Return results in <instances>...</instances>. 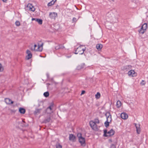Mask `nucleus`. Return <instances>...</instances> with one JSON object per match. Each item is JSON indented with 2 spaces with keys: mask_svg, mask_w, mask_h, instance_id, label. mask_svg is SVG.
<instances>
[{
  "mask_svg": "<svg viewBox=\"0 0 148 148\" xmlns=\"http://www.w3.org/2000/svg\"><path fill=\"white\" fill-rule=\"evenodd\" d=\"M147 28V24L146 23H144L141 26L140 29L138 30L139 33L143 34L146 31Z\"/></svg>",
  "mask_w": 148,
  "mask_h": 148,
  "instance_id": "3",
  "label": "nucleus"
},
{
  "mask_svg": "<svg viewBox=\"0 0 148 148\" xmlns=\"http://www.w3.org/2000/svg\"><path fill=\"white\" fill-rule=\"evenodd\" d=\"M56 148H62V145L58 143L56 145Z\"/></svg>",
  "mask_w": 148,
  "mask_h": 148,
  "instance_id": "32",
  "label": "nucleus"
},
{
  "mask_svg": "<svg viewBox=\"0 0 148 148\" xmlns=\"http://www.w3.org/2000/svg\"><path fill=\"white\" fill-rule=\"evenodd\" d=\"M41 109H36L35 111L34 112V114H38L40 113L41 112Z\"/></svg>",
  "mask_w": 148,
  "mask_h": 148,
  "instance_id": "22",
  "label": "nucleus"
},
{
  "mask_svg": "<svg viewBox=\"0 0 148 148\" xmlns=\"http://www.w3.org/2000/svg\"><path fill=\"white\" fill-rule=\"evenodd\" d=\"M134 125L136 128L137 133L138 134H140V128L139 124L135 123Z\"/></svg>",
  "mask_w": 148,
  "mask_h": 148,
  "instance_id": "12",
  "label": "nucleus"
},
{
  "mask_svg": "<svg viewBox=\"0 0 148 148\" xmlns=\"http://www.w3.org/2000/svg\"><path fill=\"white\" fill-rule=\"evenodd\" d=\"M77 136L78 138L79 141L81 145L85 146L86 144L85 138L82 136V134L81 133H78L77 134Z\"/></svg>",
  "mask_w": 148,
  "mask_h": 148,
  "instance_id": "2",
  "label": "nucleus"
},
{
  "mask_svg": "<svg viewBox=\"0 0 148 148\" xmlns=\"http://www.w3.org/2000/svg\"><path fill=\"white\" fill-rule=\"evenodd\" d=\"M5 101L7 104H12L13 103V101L9 98H6L5 99Z\"/></svg>",
  "mask_w": 148,
  "mask_h": 148,
  "instance_id": "17",
  "label": "nucleus"
},
{
  "mask_svg": "<svg viewBox=\"0 0 148 148\" xmlns=\"http://www.w3.org/2000/svg\"><path fill=\"white\" fill-rule=\"evenodd\" d=\"M28 8H29V10L32 12H34L35 9L34 6L31 4L28 3Z\"/></svg>",
  "mask_w": 148,
  "mask_h": 148,
  "instance_id": "16",
  "label": "nucleus"
},
{
  "mask_svg": "<svg viewBox=\"0 0 148 148\" xmlns=\"http://www.w3.org/2000/svg\"><path fill=\"white\" fill-rule=\"evenodd\" d=\"M110 148H116V147L115 145L112 144L111 145Z\"/></svg>",
  "mask_w": 148,
  "mask_h": 148,
  "instance_id": "37",
  "label": "nucleus"
},
{
  "mask_svg": "<svg viewBox=\"0 0 148 148\" xmlns=\"http://www.w3.org/2000/svg\"><path fill=\"white\" fill-rule=\"evenodd\" d=\"M53 107V105H51L47 109L46 111L47 113L50 114L52 112H53L52 111V108Z\"/></svg>",
  "mask_w": 148,
  "mask_h": 148,
  "instance_id": "14",
  "label": "nucleus"
},
{
  "mask_svg": "<svg viewBox=\"0 0 148 148\" xmlns=\"http://www.w3.org/2000/svg\"><path fill=\"white\" fill-rule=\"evenodd\" d=\"M43 44L37 45L36 44H31L29 45L30 49L33 51H41L43 49Z\"/></svg>",
  "mask_w": 148,
  "mask_h": 148,
  "instance_id": "1",
  "label": "nucleus"
},
{
  "mask_svg": "<svg viewBox=\"0 0 148 148\" xmlns=\"http://www.w3.org/2000/svg\"><path fill=\"white\" fill-rule=\"evenodd\" d=\"M40 56L41 57H42L41 56Z\"/></svg>",
  "mask_w": 148,
  "mask_h": 148,
  "instance_id": "48",
  "label": "nucleus"
},
{
  "mask_svg": "<svg viewBox=\"0 0 148 148\" xmlns=\"http://www.w3.org/2000/svg\"><path fill=\"white\" fill-rule=\"evenodd\" d=\"M121 105V102L120 101H118L116 102V106L118 108H120Z\"/></svg>",
  "mask_w": 148,
  "mask_h": 148,
  "instance_id": "23",
  "label": "nucleus"
},
{
  "mask_svg": "<svg viewBox=\"0 0 148 148\" xmlns=\"http://www.w3.org/2000/svg\"><path fill=\"white\" fill-rule=\"evenodd\" d=\"M43 105V103L42 101H38L36 103L35 106L36 107H38L42 106Z\"/></svg>",
  "mask_w": 148,
  "mask_h": 148,
  "instance_id": "19",
  "label": "nucleus"
},
{
  "mask_svg": "<svg viewBox=\"0 0 148 148\" xmlns=\"http://www.w3.org/2000/svg\"><path fill=\"white\" fill-rule=\"evenodd\" d=\"M32 20L35 21H36L38 22V23L40 25H41L42 23V21L41 19L32 18Z\"/></svg>",
  "mask_w": 148,
  "mask_h": 148,
  "instance_id": "18",
  "label": "nucleus"
},
{
  "mask_svg": "<svg viewBox=\"0 0 148 148\" xmlns=\"http://www.w3.org/2000/svg\"><path fill=\"white\" fill-rule=\"evenodd\" d=\"M25 122L23 120H21L20 121L17 122L16 123L17 127L19 128L25 126Z\"/></svg>",
  "mask_w": 148,
  "mask_h": 148,
  "instance_id": "7",
  "label": "nucleus"
},
{
  "mask_svg": "<svg viewBox=\"0 0 148 148\" xmlns=\"http://www.w3.org/2000/svg\"><path fill=\"white\" fill-rule=\"evenodd\" d=\"M85 49V48L83 47V46H80L77 48L75 53L82 54L84 53Z\"/></svg>",
  "mask_w": 148,
  "mask_h": 148,
  "instance_id": "4",
  "label": "nucleus"
},
{
  "mask_svg": "<svg viewBox=\"0 0 148 148\" xmlns=\"http://www.w3.org/2000/svg\"><path fill=\"white\" fill-rule=\"evenodd\" d=\"M57 16V13L55 12H50L49 14V17L52 19H55Z\"/></svg>",
  "mask_w": 148,
  "mask_h": 148,
  "instance_id": "8",
  "label": "nucleus"
},
{
  "mask_svg": "<svg viewBox=\"0 0 148 148\" xmlns=\"http://www.w3.org/2000/svg\"><path fill=\"white\" fill-rule=\"evenodd\" d=\"M3 70V68L1 64L0 63V72Z\"/></svg>",
  "mask_w": 148,
  "mask_h": 148,
  "instance_id": "35",
  "label": "nucleus"
},
{
  "mask_svg": "<svg viewBox=\"0 0 148 148\" xmlns=\"http://www.w3.org/2000/svg\"><path fill=\"white\" fill-rule=\"evenodd\" d=\"M19 112L21 114H24L25 112V109L23 108H20L19 109Z\"/></svg>",
  "mask_w": 148,
  "mask_h": 148,
  "instance_id": "20",
  "label": "nucleus"
},
{
  "mask_svg": "<svg viewBox=\"0 0 148 148\" xmlns=\"http://www.w3.org/2000/svg\"><path fill=\"white\" fill-rule=\"evenodd\" d=\"M97 49L99 50H100L103 47L102 45L101 44H98L96 45Z\"/></svg>",
  "mask_w": 148,
  "mask_h": 148,
  "instance_id": "21",
  "label": "nucleus"
},
{
  "mask_svg": "<svg viewBox=\"0 0 148 148\" xmlns=\"http://www.w3.org/2000/svg\"><path fill=\"white\" fill-rule=\"evenodd\" d=\"M104 136L106 137L114 135V132L112 129H111L108 132H107V130H104Z\"/></svg>",
  "mask_w": 148,
  "mask_h": 148,
  "instance_id": "5",
  "label": "nucleus"
},
{
  "mask_svg": "<svg viewBox=\"0 0 148 148\" xmlns=\"http://www.w3.org/2000/svg\"><path fill=\"white\" fill-rule=\"evenodd\" d=\"M51 120L50 117V116L49 115L48 116L47 118L45 120V122H48L50 121Z\"/></svg>",
  "mask_w": 148,
  "mask_h": 148,
  "instance_id": "25",
  "label": "nucleus"
},
{
  "mask_svg": "<svg viewBox=\"0 0 148 148\" xmlns=\"http://www.w3.org/2000/svg\"><path fill=\"white\" fill-rule=\"evenodd\" d=\"M121 117L124 119H126L128 118V116L127 114L125 113H122L121 115Z\"/></svg>",
  "mask_w": 148,
  "mask_h": 148,
  "instance_id": "15",
  "label": "nucleus"
},
{
  "mask_svg": "<svg viewBox=\"0 0 148 148\" xmlns=\"http://www.w3.org/2000/svg\"><path fill=\"white\" fill-rule=\"evenodd\" d=\"M48 87L49 88V86H48Z\"/></svg>",
  "mask_w": 148,
  "mask_h": 148,
  "instance_id": "46",
  "label": "nucleus"
},
{
  "mask_svg": "<svg viewBox=\"0 0 148 148\" xmlns=\"http://www.w3.org/2000/svg\"><path fill=\"white\" fill-rule=\"evenodd\" d=\"M77 20V19H76V18L75 17H73L72 20V22H76Z\"/></svg>",
  "mask_w": 148,
  "mask_h": 148,
  "instance_id": "33",
  "label": "nucleus"
},
{
  "mask_svg": "<svg viewBox=\"0 0 148 148\" xmlns=\"http://www.w3.org/2000/svg\"><path fill=\"white\" fill-rule=\"evenodd\" d=\"M135 73V72L134 70H131L128 71V74L129 76L134 77L136 76Z\"/></svg>",
  "mask_w": 148,
  "mask_h": 148,
  "instance_id": "11",
  "label": "nucleus"
},
{
  "mask_svg": "<svg viewBox=\"0 0 148 148\" xmlns=\"http://www.w3.org/2000/svg\"><path fill=\"white\" fill-rule=\"evenodd\" d=\"M110 123V122L106 121L105 123V126L106 127H107L108 126H109V123Z\"/></svg>",
  "mask_w": 148,
  "mask_h": 148,
  "instance_id": "30",
  "label": "nucleus"
},
{
  "mask_svg": "<svg viewBox=\"0 0 148 148\" xmlns=\"http://www.w3.org/2000/svg\"><path fill=\"white\" fill-rule=\"evenodd\" d=\"M32 56V55L31 52L28 50V60L31 58Z\"/></svg>",
  "mask_w": 148,
  "mask_h": 148,
  "instance_id": "28",
  "label": "nucleus"
},
{
  "mask_svg": "<svg viewBox=\"0 0 148 148\" xmlns=\"http://www.w3.org/2000/svg\"><path fill=\"white\" fill-rule=\"evenodd\" d=\"M15 24L16 26H19L20 25V23L19 21H16L15 23Z\"/></svg>",
  "mask_w": 148,
  "mask_h": 148,
  "instance_id": "31",
  "label": "nucleus"
},
{
  "mask_svg": "<svg viewBox=\"0 0 148 148\" xmlns=\"http://www.w3.org/2000/svg\"><path fill=\"white\" fill-rule=\"evenodd\" d=\"M2 1L4 2H6L7 0H2Z\"/></svg>",
  "mask_w": 148,
  "mask_h": 148,
  "instance_id": "42",
  "label": "nucleus"
},
{
  "mask_svg": "<svg viewBox=\"0 0 148 148\" xmlns=\"http://www.w3.org/2000/svg\"><path fill=\"white\" fill-rule=\"evenodd\" d=\"M85 91H84V90L82 91V92H81V95H82L84 94L85 93Z\"/></svg>",
  "mask_w": 148,
  "mask_h": 148,
  "instance_id": "38",
  "label": "nucleus"
},
{
  "mask_svg": "<svg viewBox=\"0 0 148 148\" xmlns=\"http://www.w3.org/2000/svg\"><path fill=\"white\" fill-rule=\"evenodd\" d=\"M90 125L92 128L95 131H97L98 129L97 124L94 123L93 121H91L90 122Z\"/></svg>",
  "mask_w": 148,
  "mask_h": 148,
  "instance_id": "6",
  "label": "nucleus"
},
{
  "mask_svg": "<svg viewBox=\"0 0 148 148\" xmlns=\"http://www.w3.org/2000/svg\"><path fill=\"white\" fill-rule=\"evenodd\" d=\"M26 53L28 54V50H27L26 51Z\"/></svg>",
  "mask_w": 148,
  "mask_h": 148,
  "instance_id": "44",
  "label": "nucleus"
},
{
  "mask_svg": "<svg viewBox=\"0 0 148 148\" xmlns=\"http://www.w3.org/2000/svg\"><path fill=\"white\" fill-rule=\"evenodd\" d=\"M60 48H62L61 47H60V45H58L57 46H56L55 47V49H60Z\"/></svg>",
  "mask_w": 148,
  "mask_h": 148,
  "instance_id": "34",
  "label": "nucleus"
},
{
  "mask_svg": "<svg viewBox=\"0 0 148 148\" xmlns=\"http://www.w3.org/2000/svg\"><path fill=\"white\" fill-rule=\"evenodd\" d=\"M85 65L84 64H83L81 66L80 69L83 68L84 67V66Z\"/></svg>",
  "mask_w": 148,
  "mask_h": 148,
  "instance_id": "39",
  "label": "nucleus"
},
{
  "mask_svg": "<svg viewBox=\"0 0 148 148\" xmlns=\"http://www.w3.org/2000/svg\"><path fill=\"white\" fill-rule=\"evenodd\" d=\"M25 59L26 60H28V55L26 56Z\"/></svg>",
  "mask_w": 148,
  "mask_h": 148,
  "instance_id": "41",
  "label": "nucleus"
},
{
  "mask_svg": "<svg viewBox=\"0 0 148 148\" xmlns=\"http://www.w3.org/2000/svg\"><path fill=\"white\" fill-rule=\"evenodd\" d=\"M101 96L99 92H98L95 95V98L96 99H98L100 98Z\"/></svg>",
  "mask_w": 148,
  "mask_h": 148,
  "instance_id": "24",
  "label": "nucleus"
},
{
  "mask_svg": "<svg viewBox=\"0 0 148 148\" xmlns=\"http://www.w3.org/2000/svg\"><path fill=\"white\" fill-rule=\"evenodd\" d=\"M52 2H49V3L48 4V6H51V5H52L53 4L52 3Z\"/></svg>",
  "mask_w": 148,
  "mask_h": 148,
  "instance_id": "36",
  "label": "nucleus"
},
{
  "mask_svg": "<svg viewBox=\"0 0 148 148\" xmlns=\"http://www.w3.org/2000/svg\"><path fill=\"white\" fill-rule=\"evenodd\" d=\"M60 45V47H62V48H60V49H63V48H64V47L62 45Z\"/></svg>",
  "mask_w": 148,
  "mask_h": 148,
  "instance_id": "40",
  "label": "nucleus"
},
{
  "mask_svg": "<svg viewBox=\"0 0 148 148\" xmlns=\"http://www.w3.org/2000/svg\"><path fill=\"white\" fill-rule=\"evenodd\" d=\"M105 115L107 118L106 121L110 122L112 121V118L111 116L110 113L107 112Z\"/></svg>",
  "mask_w": 148,
  "mask_h": 148,
  "instance_id": "9",
  "label": "nucleus"
},
{
  "mask_svg": "<svg viewBox=\"0 0 148 148\" xmlns=\"http://www.w3.org/2000/svg\"><path fill=\"white\" fill-rule=\"evenodd\" d=\"M93 122L94 123L97 124H98L99 123V120L97 119H95Z\"/></svg>",
  "mask_w": 148,
  "mask_h": 148,
  "instance_id": "26",
  "label": "nucleus"
},
{
  "mask_svg": "<svg viewBox=\"0 0 148 148\" xmlns=\"http://www.w3.org/2000/svg\"><path fill=\"white\" fill-rule=\"evenodd\" d=\"M69 140L74 142L75 140V137L73 134H70L69 135Z\"/></svg>",
  "mask_w": 148,
  "mask_h": 148,
  "instance_id": "13",
  "label": "nucleus"
},
{
  "mask_svg": "<svg viewBox=\"0 0 148 148\" xmlns=\"http://www.w3.org/2000/svg\"><path fill=\"white\" fill-rule=\"evenodd\" d=\"M140 84L141 86H144L146 84V82L144 80H142Z\"/></svg>",
  "mask_w": 148,
  "mask_h": 148,
  "instance_id": "27",
  "label": "nucleus"
},
{
  "mask_svg": "<svg viewBox=\"0 0 148 148\" xmlns=\"http://www.w3.org/2000/svg\"><path fill=\"white\" fill-rule=\"evenodd\" d=\"M26 8H27V7H28V5H26Z\"/></svg>",
  "mask_w": 148,
  "mask_h": 148,
  "instance_id": "45",
  "label": "nucleus"
},
{
  "mask_svg": "<svg viewBox=\"0 0 148 148\" xmlns=\"http://www.w3.org/2000/svg\"><path fill=\"white\" fill-rule=\"evenodd\" d=\"M49 92H45L44 93V96L46 97H47L49 96Z\"/></svg>",
  "mask_w": 148,
  "mask_h": 148,
  "instance_id": "29",
  "label": "nucleus"
},
{
  "mask_svg": "<svg viewBox=\"0 0 148 148\" xmlns=\"http://www.w3.org/2000/svg\"><path fill=\"white\" fill-rule=\"evenodd\" d=\"M29 62H30V63H31V62H32V60L31 59L30 60H29Z\"/></svg>",
  "mask_w": 148,
  "mask_h": 148,
  "instance_id": "43",
  "label": "nucleus"
},
{
  "mask_svg": "<svg viewBox=\"0 0 148 148\" xmlns=\"http://www.w3.org/2000/svg\"><path fill=\"white\" fill-rule=\"evenodd\" d=\"M132 69V66L130 65H127L123 66L122 67V69L125 71H127L128 70Z\"/></svg>",
  "mask_w": 148,
  "mask_h": 148,
  "instance_id": "10",
  "label": "nucleus"
},
{
  "mask_svg": "<svg viewBox=\"0 0 148 148\" xmlns=\"http://www.w3.org/2000/svg\"><path fill=\"white\" fill-rule=\"evenodd\" d=\"M47 85L48 84H47ZM49 85H50V84H48Z\"/></svg>",
  "mask_w": 148,
  "mask_h": 148,
  "instance_id": "47",
  "label": "nucleus"
}]
</instances>
